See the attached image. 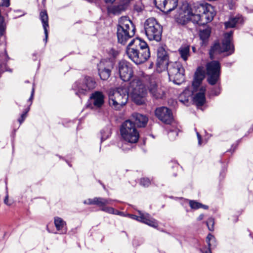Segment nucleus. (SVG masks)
Listing matches in <instances>:
<instances>
[{"instance_id":"f3484780","label":"nucleus","mask_w":253,"mask_h":253,"mask_svg":"<svg viewBox=\"0 0 253 253\" xmlns=\"http://www.w3.org/2000/svg\"><path fill=\"white\" fill-rule=\"evenodd\" d=\"M149 92L151 96L156 99H161L165 95L164 91L159 87L155 82H150L148 87Z\"/></svg>"},{"instance_id":"1a4fd4ad","label":"nucleus","mask_w":253,"mask_h":253,"mask_svg":"<svg viewBox=\"0 0 253 253\" xmlns=\"http://www.w3.org/2000/svg\"><path fill=\"white\" fill-rule=\"evenodd\" d=\"M166 47V45L160 46L157 50V67L164 70L169 63V54Z\"/></svg>"},{"instance_id":"09e8293b","label":"nucleus","mask_w":253,"mask_h":253,"mask_svg":"<svg viewBox=\"0 0 253 253\" xmlns=\"http://www.w3.org/2000/svg\"><path fill=\"white\" fill-rule=\"evenodd\" d=\"M6 30V24L3 19L0 20V32H5Z\"/></svg>"},{"instance_id":"e2e57ef3","label":"nucleus","mask_w":253,"mask_h":253,"mask_svg":"<svg viewBox=\"0 0 253 253\" xmlns=\"http://www.w3.org/2000/svg\"><path fill=\"white\" fill-rule=\"evenodd\" d=\"M48 33H44L45 34V38L43 39V41L45 42V43H46L47 42V39H48Z\"/></svg>"},{"instance_id":"58836bf2","label":"nucleus","mask_w":253,"mask_h":253,"mask_svg":"<svg viewBox=\"0 0 253 253\" xmlns=\"http://www.w3.org/2000/svg\"><path fill=\"white\" fill-rule=\"evenodd\" d=\"M138 212H139V217H138V221L145 223L146 222V220H147V218L149 217V216L150 215L147 213H143L140 211H138Z\"/></svg>"},{"instance_id":"4be33fe9","label":"nucleus","mask_w":253,"mask_h":253,"mask_svg":"<svg viewBox=\"0 0 253 253\" xmlns=\"http://www.w3.org/2000/svg\"><path fill=\"white\" fill-rule=\"evenodd\" d=\"M243 22V18L242 16L238 15L230 18L227 22L224 23L226 29L236 27Z\"/></svg>"},{"instance_id":"b1692460","label":"nucleus","mask_w":253,"mask_h":253,"mask_svg":"<svg viewBox=\"0 0 253 253\" xmlns=\"http://www.w3.org/2000/svg\"><path fill=\"white\" fill-rule=\"evenodd\" d=\"M54 224L57 230L62 234L66 233L67 232L66 223L59 217H54Z\"/></svg>"},{"instance_id":"dca6fc26","label":"nucleus","mask_w":253,"mask_h":253,"mask_svg":"<svg viewBox=\"0 0 253 253\" xmlns=\"http://www.w3.org/2000/svg\"><path fill=\"white\" fill-rule=\"evenodd\" d=\"M206 88L205 86H201L198 88V90L195 92L196 93L193 97V101L197 107H201L204 105L206 102Z\"/></svg>"},{"instance_id":"5fc2aeb1","label":"nucleus","mask_w":253,"mask_h":253,"mask_svg":"<svg viewBox=\"0 0 253 253\" xmlns=\"http://www.w3.org/2000/svg\"><path fill=\"white\" fill-rule=\"evenodd\" d=\"M93 202V199H88L87 200H84V204L86 205H94L93 203H92Z\"/></svg>"},{"instance_id":"79ce46f5","label":"nucleus","mask_w":253,"mask_h":253,"mask_svg":"<svg viewBox=\"0 0 253 253\" xmlns=\"http://www.w3.org/2000/svg\"><path fill=\"white\" fill-rule=\"evenodd\" d=\"M190 207L193 209H198L201 208L202 204L193 200L189 201Z\"/></svg>"},{"instance_id":"f257e3e1","label":"nucleus","mask_w":253,"mask_h":253,"mask_svg":"<svg viewBox=\"0 0 253 253\" xmlns=\"http://www.w3.org/2000/svg\"><path fill=\"white\" fill-rule=\"evenodd\" d=\"M128 58L136 65L144 63L150 57L147 43L139 38L133 39L126 47Z\"/></svg>"},{"instance_id":"423d86ee","label":"nucleus","mask_w":253,"mask_h":253,"mask_svg":"<svg viewBox=\"0 0 253 253\" xmlns=\"http://www.w3.org/2000/svg\"><path fill=\"white\" fill-rule=\"evenodd\" d=\"M169 81L180 84L184 81L185 70L179 62H169L166 66Z\"/></svg>"},{"instance_id":"13d9d810","label":"nucleus","mask_w":253,"mask_h":253,"mask_svg":"<svg viewBox=\"0 0 253 253\" xmlns=\"http://www.w3.org/2000/svg\"><path fill=\"white\" fill-rule=\"evenodd\" d=\"M198 32H211V29L208 28V29H200L199 30Z\"/></svg>"},{"instance_id":"cd10ccee","label":"nucleus","mask_w":253,"mask_h":253,"mask_svg":"<svg viewBox=\"0 0 253 253\" xmlns=\"http://www.w3.org/2000/svg\"><path fill=\"white\" fill-rule=\"evenodd\" d=\"M40 18L42 22L44 32H47V28L48 27V17L46 10H43L40 12Z\"/></svg>"},{"instance_id":"2eb2a0df","label":"nucleus","mask_w":253,"mask_h":253,"mask_svg":"<svg viewBox=\"0 0 253 253\" xmlns=\"http://www.w3.org/2000/svg\"><path fill=\"white\" fill-rule=\"evenodd\" d=\"M135 30L133 24L127 16H122L119 19L117 32H135Z\"/></svg>"},{"instance_id":"bf43d9fd","label":"nucleus","mask_w":253,"mask_h":253,"mask_svg":"<svg viewBox=\"0 0 253 253\" xmlns=\"http://www.w3.org/2000/svg\"><path fill=\"white\" fill-rule=\"evenodd\" d=\"M130 217H131V218L133 219H135V220H138V217H139V215H134V214H131L130 215Z\"/></svg>"},{"instance_id":"ea45409f","label":"nucleus","mask_w":253,"mask_h":253,"mask_svg":"<svg viewBox=\"0 0 253 253\" xmlns=\"http://www.w3.org/2000/svg\"><path fill=\"white\" fill-rule=\"evenodd\" d=\"M144 242V240L141 238L135 237L132 240V245L134 247H137L142 245Z\"/></svg>"},{"instance_id":"052dcab7","label":"nucleus","mask_w":253,"mask_h":253,"mask_svg":"<svg viewBox=\"0 0 253 253\" xmlns=\"http://www.w3.org/2000/svg\"><path fill=\"white\" fill-rule=\"evenodd\" d=\"M225 170L224 169H223L220 173V176L224 177L225 176Z\"/></svg>"},{"instance_id":"4c0bfd02","label":"nucleus","mask_w":253,"mask_h":253,"mask_svg":"<svg viewBox=\"0 0 253 253\" xmlns=\"http://www.w3.org/2000/svg\"><path fill=\"white\" fill-rule=\"evenodd\" d=\"M145 224L148 225L150 226L156 228L158 226V223L156 220L150 218V215L147 218Z\"/></svg>"},{"instance_id":"c756f323","label":"nucleus","mask_w":253,"mask_h":253,"mask_svg":"<svg viewBox=\"0 0 253 253\" xmlns=\"http://www.w3.org/2000/svg\"><path fill=\"white\" fill-rule=\"evenodd\" d=\"M178 0H168L166 6L165 13H169L175 9L178 4Z\"/></svg>"},{"instance_id":"72a5a7b5","label":"nucleus","mask_w":253,"mask_h":253,"mask_svg":"<svg viewBox=\"0 0 253 253\" xmlns=\"http://www.w3.org/2000/svg\"><path fill=\"white\" fill-rule=\"evenodd\" d=\"M168 0H154L156 7L164 12L166 11V6Z\"/></svg>"},{"instance_id":"bb28decb","label":"nucleus","mask_w":253,"mask_h":253,"mask_svg":"<svg viewBox=\"0 0 253 253\" xmlns=\"http://www.w3.org/2000/svg\"><path fill=\"white\" fill-rule=\"evenodd\" d=\"M206 242L208 244V250L203 252V253H212L211 250L215 248L217 246L216 239L214 236L211 234H209L207 237Z\"/></svg>"},{"instance_id":"8fccbe9b","label":"nucleus","mask_w":253,"mask_h":253,"mask_svg":"<svg viewBox=\"0 0 253 253\" xmlns=\"http://www.w3.org/2000/svg\"><path fill=\"white\" fill-rule=\"evenodd\" d=\"M186 93V91H184L182 93H181L179 96V101L184 103L187 102L188 101V97L187 98H185L184 100L182 99V97L183 96H185Z\"/></svg>"},{"instance_id":"6e6552de","label":"nucleus","mask_w":253,"mask_h":253,"mask_svg":"<svg viewBox=\"0 0 253 253\" xmlns=\"http://www.w3.org/2000/svg\"><path fill=\"white\" fill-rule=\"evenodd\" d=\"M116 73L124 82H127L133 77L132 65L128 61L122 59L119 61L115 67Z\"/></svg>"},{"instance_id":"9d476101","label":"nucleus","mask_w":253,"mask_h":253,"mask_svg":"<svg viewBox=\"0 0 253 253\" xmlns=\"http://www.w3.org/2000/svg\"><path fill=\"white\" fill-rule=\"evenodd\" d=\"M104 103V95L102 92L96 91L92 93L86 104V107L93 109L100 108Z\"/></svg>"},{"instance_id":"de8ad7c7","label":"nucleus","mask_w":253,"mask_h":253,"mask_svg":"<svg viewBox=\"0 0 253 253\" xmlns=\"http://www.w3.org/2000/svg\"><path fill=\"white\" fill-rule=\"evenodd\" d=\"M119 54V52L115 49L112 48L109 50V54L113 57H116Z\"/></svg>"},{"instance_id":"20e7f679","label":"nucleus","mask_w":253,"mask_h":253,"mask_svg":"<svg viewBox=\"0 0 253 253\" xmlns=\"http://www.w3.org/2000/svg\"><path fill=\"white\" fill-rule=\"evenodd\" d=\"M120 130L121 136L126 142L135 144L138 142L139 133L131 121H125L122 124Z\"/></svg>"},{"instance_id":"7c9ffc66","label":"nucleus","mask_w":253,"mask_h":253,"mask_svg":"<svg viewBox=\"0 0 253 253\" xmlns=\"http://www.w3.org/2000/svg\"><path fill=\"white\" fill-rule=\"evenodd\" d=\"M112 133L111 127L109 126H107L104 127L100 131L101 134V142H103L107 138H108Z\"/></svg>"},{"instance_id":"774afa93","label":"nucleus","mask_w":253,"mask_h":253,"mask_svg":"<svg viewBox=\"0 0 253 253\" xmlns=\"http://www.w3.org/2000/svg\"><path fill=\"white\" fill-rule=\"evenodd\" d=\"M106 200L107 201V203H106V205L107 204H110L112 200L110 199H106Z\"/></svg>"},{"instance_id":"aec40b11","label":"nucleus","mask_w":253,"mask_h":253,"mask_svg":"<svg viewBox=\"0 0 253 253\" xmlns=\"http://www.w3.org/2000/svg\"><path fill=\"white\" fill-rule=\"evenodd\" d=\"M186 18L189 21V24L191 22L193 24H197L199 26H202L205 27L206 24L208 23L205 22V19L202 17V15L196 13L192 10L187 12Z\"/></svg>"},{"instance_id":"338daca9","label":"nucleus","mask_w":253,"mask_h":253,"mask_svg":"<svg viewBox=\"0 0 253 253\" xmlns=\"http://www.w3.org/2000/svg\"><path fill=\"white\" fill-rule=\"evenodd\" d=\"M201 208H203V209H204L205 210H207V209H208L209 207L208 206H207V205H203L202 204V206H201Z\"/></svg>"},{"instance_id":"412c9836","label":"nucleus","mask_w":253,"mask_h":253,"mask_svg":"<svg viewBox=\"0 0 253 253\" xmlns=\"http://www.w3.org/2000/svg\"><path fill=\"white\" fill-rule=\"evenodd\" d=\"M145 32H162V26L154 18L148 19L144 24Z\"/></svg>"},{"instance_id":"a211bd4d","label":"nucleus","mask_w":253,"mask_h":253,"mask_svg":"<svg viewBox=\"0 0 253 253\" xmlns=\"http://www.w3.org/2000/svg\"><path fill=\"white\" fill-rule=\"evenodd\" d=\"M129 120L131 121L135 124V127H143L147 125L148 118L145 115L134 113L132 114L131 119Z\"/></svg>"},{"instance_id":"4468645a","label":"nucleus","mask_w":253,"mask_h":253,"mask_svg":"<svg viewBox=\"0 0 253 253\" xmlns=\"http://www.w3.org/2000/svg\"><path fill=\"white\" fill-rule=\"evenodd\" d=\"M131 0H120L116 4L108 6L107 10L109 14L119 15L125 11L128 7Z\"/></svg>"},{"instance_id":"2f4dec72","label":"nucleus","mask_w":253,"mask_h":253,"mask_svg":"<svg viewBox=\"0 0 253 253\" xmlns=\"http://www.w3.org/2000/svg\"><path fill=\"white\" fill-rule=\"evenodd\" d=\"M162 33H145L149 41H155L157 42L161 41Z\"/></svg>"},{"instance_id":"6ab92c4d","label":"nucleus","mask_w":253,"mask_h":253,"mask_svg":"<svg viewBox=\"0 0 253 253\" xmlns=\"http://www.w3.org/2000/svg\"><path fill=\"white\" fill-rule=\"evenodd\" d=\"M204 78L205 72L201 67H199L195 73L194 80L192 82L193 90L192 92L193 93L198 90Z\"/></svg>"},{"instance_id":"864d4df0","label":"nucleus","mask_w":253,"mask_h":253,"mask_svg":"<svg viewBox=\"0 0 253 253\" xmlns=\"http://www.w3.org/2000/svg\"><path fill=\"white\" fill-rule=\"evenodd\" d=\"M172 168H178V164L175 161H171L169 164Z\"/></svg>"},{"instance_id":"39448f33","label":"nucleus","mask_w":253,"mask_h":253,"mask_svg":"<svg viewBox=\"0 0 253 253\" xmlns=\"http://www.w3.org/2000/svg\"><path fill=\"white\" fill-rule=\"evenodd\" d=\"M128 93L126 87H120L109 96V104L113 109L120 110L127 103Z\"/></svg>"},{"instance_id":"f704fd0d","label":"nucleus","mask_w":253,"mask_h":253,"mask_svg":"<svg viewBox=\"0 0 253 253\" xmlns=\"http://www.w3.org/2000/svg\"><path fill=\"white\" fill-rule=\"evenodd\" d=\"M107 203V201L106 200L105 198L95 197L93 198V202L92 203L94 204L95 205H97L102 208L104 206L106 205Z\"/></svg>"},{"instance_id":"f8f14e48","label":"nucleus","mask_w":253,"mask_h":253,"mask_svg":"<svg viewBox=\"0 0 253 253\" xmlns=\"http://www.w3.org/2000/svg\"><path fill=\"white\" fill-rule=\"evenodd\" d=\"M155 114L160 121L166 124H170L173 120L171 111L166 107L157 108Z\"/></svg>"},{"instance_id":"6e6d98bb","label":"nucleus","mask_w":253,"mask_h":253,"mask_svg":"<svg viewBox=\"0 0 253 253\" xmlns=\"http://www.w3.org/2000/svg\"><path fill=\"white\" fill-rule=\"evenodd\" d=\"M196 134H197V138L198 140V144H199V145H201V143H202V137H201V135L200 134V133L198 131H196Z\"/></svg>"},{"instance_id":"9b49d317","label":"nucleus","mask_w":253,"mask_h":253,"mask_svg":"<svg viewBox=\"0 0 253 253\" xmlns=\"http://www.w3.org/2000/svg\"><path fill=\"white\" fill-rule=\"evenodd\" d=\"M98 74L101 80H107L110 76L113 63L108 60L101 61L97 65Z\"/></svg>"},{"instance_id":"c03bdc74","label":"nucleus","mask_w":253,"mask_h":253,"mask_svg":"<svg viewBox=\"0 0 253 253\" xmlns=\"http://www.w3.org/2000/svg\"><path fill=\"white\" fill-rule=\"evenodd\" d=\"M178 135V131L177 129L170 130L168 132V136L170 139L173 140L175 139L176 136Z\"/></svg>"},{"instance_id":"69168bd1","label":"nucleus","mask_w":253,"mask_h":253,"mask_svg":"<svg viewBox=\"0 0 253 253\" xmlns=\"http://www.w3.org/2000/svg\"><path fill=\"white\" fill-rule=\"evenodd\" d=\"M116 0H104L106 3H113Z\"/></svg>"},{"instance_id":"3c124183","label":"nucleus","mask_w":253,"mask_h":253,"mask_svg":"<svg viewBox=\"0 0 253 253\" xmlns=\"http://www.w3.org/2000/svg\"><path fill=\"white\" fill-rule=\"evenodd\" d=\"M9 5V0H0V6L8 7Z\"/></svg>"},{"instance_id":"0eeeda50","label":"nucleus","mask_w":253,"mask_h":253,"mask_svg":"<svg viewBox=\"0 0 253 253\" xmlns=\"http://www.w3.org/2000/svg\"><path fill=\"white\" fill-rule=\"evenodd\" d=\"M191 10L202 15V17L205 19L206 22H211L215 15L214 7L205 2L194 3Z\"/></svg>"},{"instance_id":"a18cd8bd","label":"nucleus","mask_w":253,"mask_h":253,"mask_svg":"<svg viewBox=\"0 0 253 253\" xmlns=\"http://www.w3.org/2000/svg\"><path fill=\"white\" fill-rule=\"evenodd\" d=\"M101 211H105L106 212L113 214V213H115V210L112 207H105V206L101 208Z\"/></svg>"},{"instance_id":"0e129e2a","label":"nucleus","mask_w":253,"mask_h":253,"mask_svg":"<svg viewBox=\"0 0 253 253\" xmlns=\"http://www.w3.org/2000/svg\"><path fill=\"white\" fill-rule=\"evenodd\" d=\"M204 215L203 214H201L197 218V220L198 221H200L201 220H202L204 218Z\"/></svg>"},{"instance_id":"c85d7f7f","label":"nucleus","mask_w":253,"mask_h":253,"mask_svg":"<svg viewBox=\"0 0 253 253\" xmlns=\"http://www.w3.org/2000/svg\"><path fill=\"white\" fill-rule=\"evenodd\" d=\"M208 78L207 81L208 83L211 85H213L216 84H220V74L219 73L217 74H207Z\"/></svg>"},{"instance_id":"680f3d73","label":"nucleus","mask_w":253,"mask_h":253,"mask_svg":"<svg viewBox=\"0 0 253 253\" xmlns=\"http://www.w3.org/2000/svg\"><path fill=\"white\" fill-rule=\"evenodd\" d=\"M5 33H0V41L1 40V39H3V40L5 39Z\"/></svg>"},{"instance_id":"a19ab883","label":"nucleus","mask_w":253,"mask_h":253,"mask_svg":"<svg viewBox=\"0 0 253 253\" xmlns=\"http://www.w3.org/2000/svg\"><path fill=\"white\" fill-rule=\"evenodd\" d=\"M206 223L209 230L212 231L214 230V221L213 218H209L207 221Z\"/></svg>"},{"instance_id":"e433bc0d","label":"nucleus","mask_w":253,"mask_h":253,"mask_svg":"<svg viewBox=\"0 0 253 253\" xmlns=\"http://www.w3.org/2000/svg\"><path fill=\"white\" fill-rule=\"evenodd\" d=\"M211 33H199L200 40L202 41V44L208 43Z\"/></svg>"},{"instance_id":"7ed1b4c3","label":"nucleus","mask_w":253,"mask_h":253,"mask_svg":"<svg viewBox=\"0 0 253 253\" xmlns=\"http://www.w3.org/2000/svg\"><path fill=\"white\" fill-rule=\"evenodd\" d=\"M96 86L95 79L93 77L86 76L75 82L72 85V89L75 94L81 98L94 89Z\"/></svg>"},{"instance_id":"f03ea898","label":"nucleus","mask_w":253,"mask_h":253,"mask_svg":"<svg viewBox=\"0 0 253 253\" xmlns=\"http://www.w3.org/2000/svg\"><path fill=\"white\" fill-rule=\"evenodd\" d=\"M128 89L136 104L142 105L145 103V97L147 94V90L141 79L135 77L129 83Z\"/></svg>"},{"instance_id":"37998d69","label":"nucleus","mask_w":253,"mask_h":253,"mask_svg":"<svg viewBox=\"0 0 253 253\" xmlns=\"http://www.w3.org/2000/svg\"><path fill=\"white\" fill-rule=\"evenodd\" d=\"M150 183V180L148 178L144 177L140 179V184L144 187H148Z\"/></svg>"},{"instance_id":"c9c22d12","label":"nucleus","mask_w":253,"mask_h":253,"mask_svg":"<svg viewBox=\"0 0 253 253\" xmlns=\"http://www.w3.org/2000/svg\"><path fill=\"white\" fill-rule=\"evenodd\" d=\"M221 87L220 84H218L217 86L213 87L211 88L210 92L209 93V95L210 97L213 96H218L221 93Z\"/></svg>"},{"instance_id":"603ef678","label":"nucleus","mask_w":253,"mask_h":253,"mask_svg":"<svg viewBox=\"0 0 253 253\" xmlns=\"http://www.w3.org/2000/svg\"><path fill=\"white\" fill-rule=\"evenodd\" d=\"M34 85H35L34 84H33V88H32V91H31V96H30V98L29 99V101H31L30 105L32 104V100L33 99V97H34V92H35Z\"/></svg>"},{"instance_id":"5701e85b","label":"nucleus","mask_w":253,"mask_h":253,"mask_svg":"<svg viewBox=\"0 0 253 253\" xmlns=\"http://www.w3.org/2000/svg\"><path fill=\"white\" fill-rule=\"evenodd\" d=\"M220 64L218 61L213 60L209 63L207 65V74H220Z\"/></svg>"},{"instance_id":"49530a36","label":"nucleus","mask_w":253,"mask_h":253,"mask_svg":"<svg viewBox=\"0 0 253 253\" xmlns=\"http://www.w3.org/2000/svg\"><path fill=\"white\" fill-rule=\"evenodd\" d=\"M30 109V108L28 107V108L27 109V110L23 112L21 115V117L20 118H19V119L18 120V122H19L20 124L21 125L23 122V121H24L26 117V114L27 113V112L29 111Z\"/></svg>"},{"instance_id":"473e14b6","label":"nucleus","mask_w":253,"mask_h":253,"mask_svg":"<svg viewBox=\"0 0 253 253\" xmlns=\"http://www.w3.org/2000/svg\"><path fill=\"white\" fill-rule=\"evenodd\" d=\"M189 47L188 46L182 47L179 49L178 51L183 60L186 61L187 60L188 57L189 55Z\"/></svg>"},{"instance_id":"a878e982","label":"nucleus","mask_w":253,"mask_h":253,"mask_svg":"<svg viewBox=\"0 0 253 253\" xmlns=\"http://www.w3.org/2000/svg\"><path fill=\"white\" fill-rule=\"evenodd\" d=\"M135 33H117L118 42L122 45H125L127 41L133 37Z\"/></svg>"},{"instance_id":"4d7b16f0","label":"nucleus","mask_w":253,"mask_h":253,"mask_svg":"<svg viewBox=\"0 0 253 253\" xmlns=\"http://www.w3.org/2000/svg\"><path fill=\"white\" fill-rule=\"evenodd\" d=\"M4 203L5 204H6V205H8V206H10V204H9L8 203V194H7L4 199Z\"/></svg>"},{"instance_id":"393cba45","label":"nucleus","mask_w":253,"mask_h":253,"mask_svg":"<svg viewBox=\"0 0 253 253\" xmlns=\"http://www.w3.org/2000/svg\"><path fill=\"white\" fill-rule=\"evenodd\" d=\"M224 52L222 50V45H220L218 41H217L214 42V43L212 46H211L210 51H209V55L211 59H213L214 58V54L219 53L220 54L221 53Z\"/></svg>"},{"instance_id":"ddd939ff","label":"nucleus","mask_w":253,"mask_h":253,"mask_svg":"<svg viewBox=\"0 0 253 253\" xmlns=\"http://www.w3.org/2000/svg\"><path fill=\"white\" fill-rule=\"evenodd\" d=\"M233 33H224L223 35L221 45L222 50L224 52L227 53V56L232 55L235 51L234 45L233 42Z\"/></svg>"}]
</instances>
